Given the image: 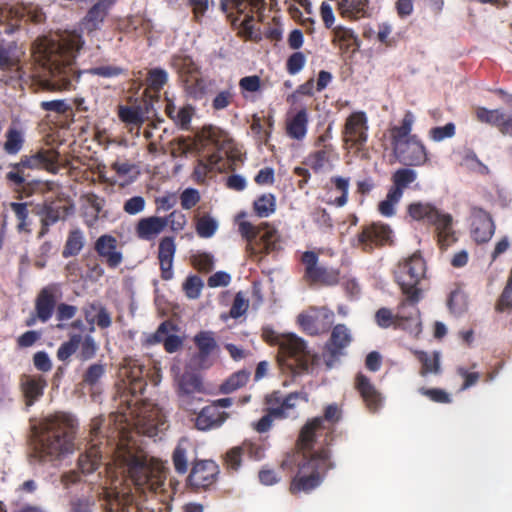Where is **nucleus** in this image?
<instances>
[{"mask_svg": "<svg viewBox=\"0 0 512 512\" xmlns=\"http://www.w3.org/2000/svg\"><path fill=\"white\" fill-rule=\"evenodd\" d=\"M405 307L406 303H403L397 314H393L392 311L388 308L379 309L375 314V320L377 325L384 329L389 328L391 326H402V323L400 321L404 318Z\"/></svg>", "mask_w": 512, "mask_h": 512, "instance_id": "nucleus-34", "label": "nucleus"}, {"mask_svg": "<svg viewBox=\"0 0 512 512\" xmlns=\"http://www.w3.org/2000/svg\"><path fill=\"white\" fill-rule=\"evenodd\" d=\"M55 306L53 294L48 289H43L36 300V312L42 322H46L52 315Z\"/></svg>", "mask_w": 512, "mask_h": 512, "instance_id": "nucleus-35", "label": "nucleus"}, {"mask_svg": "<svg viewBox=\"0 0 512 512\" xmlns=\"http://www.w3.org/2000/svg\"><path fill=\"white\" fill-rule=\"evenodd\" d=\"M46 382L41 379L26 377L22 383L23 392L27 399V405H32L43 394Z\"/></svg>", "mask_w": 512, "mask_h": 512, "instance_id": "nucleus-39", "label": "nucleus"}, {"mask_svg": "<svg viewBox=\"0 0 512 512\" xmlns=\"http://www.w3.org/2000/svg\"><path fill=\"white\" fill-rule=\"evenodd\" d=\"M448 307L454 314H461L467 309V296L465 293L456 289L450 293Z\"/></svg>", "mask_w": 512, "mask_h": 512, "instance_id": "nucleus-55", "label": "nucleus"}, {"mask_svg": "<svg viewBox=\"0 0 512 512\" xmlns=\"http://www.w3.org/2000/svg\"><path fill=\"white\" fill-rule=\"evenodd\" d=\"M23 135L16 127H10L6 132V141L4 143V150L8 154L18 153L23 145Z\"/></svg>", "mask_w": 512, "mask_h": 512, "instance_id": "nucleus-46", "label": "nucleus"}, {"mask_svg": "<svg viewBox=\"0 0 512 512\" xmlns=\"http://www.w3.org/2000/svg\"><path fill=\"white\" fill-rule=\"evenodd\" d=\"M84 45L82 36L75 32H63L36 41L33 57L42 72L36 84L43 90L61 91L70 88L75 78V59Z\"/></svg>", "mask_w": 512, "mask_h": 512, "instance_id": "nucleus-1", "label": "nucleus"}, {"mask_svg": "<svg viewBox=\"0 0 512 512\" xmlns=\"http://www.w3.org/2000/svg\"><path fill=\"white\" fill-rule=\"evenodd\" d=\"M139 431L149 437H155L166 429V417L162 409L154 404L145 405L138 419Z\"/></svg>", "mask_w": 512, "mask_h": 512, "instance_id": "nucleus-9", "label": "nucleus"}, {"mask_svg": "<svg viewBox=\"0 0 512 512\" xmlns=\"http://www.w3.org/2000/svg\"><path fill=\"white\" fill-rule=\"evenodd\" d=\"M117 461L124 467L135 486L147 487L151 491L162 490L166 479V471L162 462L149 457L142 450L132 447L119 448Z\"/></svg>", "mask_w": 512, "mask_h": 512, "instance_id": "nucleus-3", "label": "nucleus"}, {"mask_svg": "<svg viewBox=\"0 0 512 512\" xmlns=\"http://www.w3.org/2000/svg\"><path fill=\"white\" fill-rule=\"evenodd\" d=\"M302 262L305 266V277L308 281L323 285H334L338 282V270L320 264L316 253L312 251L305 252L302 256Z\"/></svg>", "mask_w": 512, "mask_h": 512, "instance_id": "nucleus-7", "label": "nucleus"}, {"mask_svg": "<svg viewBox=\"0 0 512 512\" xmlns=\"http://www.w3.org/2000/svg\"><path fill=\"white\" fill-rule=\"evenodd\" d=\"M119 118L128 125L136 127V136H139L140 127L146 120L139 107H119Z\"/></svg>", "mask_w": 512, "mask_h": 512, "instance_id": "nucleus-37", "label": "nucleus"}, {"mask_svg": "<svg viewBox=\"0 0 512 512\" xmlns=\"http://www.w3.org/2000/svg\"><path fill=\"white\" fill-rule=\"evenodd\" d=\"M69 213V209L67 207L62 206H49L45 209L43 218H42V225L44 226H50L60 219H63L66 217V215Z\"/></svg>", "mask_w": 512, "mask_h": 512, "instance_id": "nucleus-59", "label": "nucleus"}, {"mask_svg": "<svg viewBox=\"0 0 512 512\" xmlns=\"http://www.w3.org/2000/svg\"><path fill=\"white\" fill-rule=\"evenodd\" d=\"M81 342V335L74 334L70 337V339L58 348L57 357L60 361L67 360L71 355H73L77 349L79 348Z\"/></svg>", "mask_w": 512, "mask_h": 512, "instance_id": "nucleus-54", "label": "nucleus"}, {"mask_svg": "<svg viewBox=\"0 0 512 512\" xmlns=\"http://www.w3.org/2000/svg\"><path fill=\"white\" fill-rule=\"evenodd\" d=\"M330 466L329 456L323 452L312 455L309 459L304 454V459L299 464L298 474L293 478L290 486L291 493H309L320 485V471Z\"/></svg>", "mask_w": 512, "mask_h": 512, "instance_id": "nucleus-5", "label": "nucleus"}, {"mask_svg": "<svg viewBox=\"0 0 512 512\" xmlns=\"http://www.w3.org/2000/svg\"><path fill=\"white\" fill-rule=\"evenodd\" d=\"M176 253V244L173 237H163L158 246V260L164 280L173 277V260Z\"/></svg>", "mask_w": 512, "mask_h": 512, "instance_id": "nucleus-22", "label": "nucleus"}, {"mask_svg": "<svg viewBox=\"0 0 512 512\" xmlns=\"http://www.w3.org/2000/svg\"><path fill=\"white\" fill-rule=\"evenodd\" d=\"M413 123L414 115L412 114V112L408 111L404 115L401 125L394 126L393 128L390 129V137L393 151L399 149L408 141L409 137H412L410 133L412 131Z\"/></svg>", "mask_w": 512, "mask_h": 512, "instance_id": "nucleus-26", "label": "nucleus"}, {"mask_svg": "<svg viewBox=\"0 0 512 512\" xmlns=\"http://www.w3.org/2000/svg\"><path fill=\"white\" fill-rule=\"evenodd\" d=\"M99 459L96 444H91L86 453L79 458V468L82 473L88 474L95 471L99 465Z\"/></svg>", "mask_w": 512, "mask_h": 512, "instance_id": "nucleus-43", "label": "nucleus"}, {"mask_svg": "<svg viewBox=\"0 0 512 512\" xmlns=\"http://www.w3.org/2000/svg\"><path fill=\"white\" fill-rule=\"evenodd\" d=\"M221 161H223V155L221 153H214L206 160H199L193 173L195 180L197 182H203L210 171H221L223 168V165H220Z\"/></svg>", "mask_w": 512, "mask_h": 512, "instance_id": "nucleus-31", "label": "nucleus"}, {"mask_svg": "<svg viewBox=\"0 0 512 512\" xmlns=\"http://www.w3.org/2000/svg\"><path fill=\"white\" fill-rule=\"evenodd\" d=\"M200 199L199 191L194 188H187L180 195L181 206L185 210H190L196 206Z\"/></svg>", "mask_w": 512, "mask_h": 512, "instance_id": "nucleus-64", "label": "nucleus"}, {"mask_svg": "<svg viewBox=\"0 0 512 512\" xmlns=\"http://www.w3.org/2000/svg\"><path fill=\"white\" fill-rule=\"evenodd\" d=\"M57 159L58 154L54 151H40L33 156L23 158L18 166L30 169L45 167L50 170L54 167Z\"/></svg>", "mask_w": 512, "mask_h": 512, "instance_id": "nucleus-28", "label": "nucleus"}, {"mask_svg": "<svg viewBox=\"0 0 512 512\" xmlns=\"http://www.w3.org/2000/svg\"><path fill=\"white\" fill-rule=\"evenodd\" d=\"M393 152L398 160L405 165L419 166L427 161L426 149L416 136L409 137L403 146Z\"/></svg>", "mask_w": 512, "mask_h": 512, "instance_id": "nucleus-13", "label": "nucleus"}, {"mask_svg": "<svg viewBox=\"0 0 512 512\" xmlns=\"http://www.w3.org/2000/svg\"><path fill=\"white\" fill-rule=\"evenodd\" d=\"M338 10L344 17L358 19L365 15L368 0H336Z\"/></svg>", "mask_w": 512, "mask_h": 512, "instance_id": "nucleus-33", "label": "nucleus"}, {"mask_svg": "<svg viewBox=\"0 0 512 512\" xmlns=\"http://www.w3.org/2000/svg\"><path fill=\"white\" fill-rule=\"evenodd\" d=\"M38 436L39 456L43 459H58L74 451L73 435L77 422L68 414L47 417L41 424Z\"/></svg>", "mask_w": 512, "mask_h": 512, "instance_id": "nucleus-2", "label": "nucleus"}, {"mask_svg": "<svg viewBox=\"0 0 512 512\" xmlns=\"http://www.w3.org/2000/svg\"><path fill=\"white\" fill-rule=\"evenodd\" d=\"M218 466L214 461L204 460L195 463L189 475V483L194 487H208L214 483Z\"/></svg>", "mask_w": 512, "mask_h": 512, "instance_id": "nucleus-17", "label": "nucleus"}, {"mask_svg": "<svg viewBox=\"0 0 512 512\" xmlns=\"http://www.w3.org/2000/svg\"><path fill=\"white\" fill-rule=\"evenodd\" d=\"M430 225L435 228L437 242L442 250H446L456 242L457 238L453 229V217L451 214L439 210L437 217L432 220Z\"/></svg>", "mask_w": 512, "mask_h": 512, "instance_id": "nucleus-15", "label": "nucleus"}, {"mask_svg": "<svg viewBox=\"0 0 512 512\" xmlns=\"http://www.w3.org/2000/svg\"><path fill=\"white\" fill-rule=\"evenodd\" d=\"M79 347L78 357L83 361L93 358L98 350V344L91 335H86L84 338L81 337Z\"/></svg>", "mask_w": 512, "mask_h": 512, "instance_id": "nucleus-57", "label": "nucleus"}, {"mask_svg": "<svg viewBox=\"0 0 512 512\" xmlns=\"http://www.w3.org/2000/svg\"><path fill=\"white\" fill-rule=\"evenodd\" d=\"M471 235L478 243L491 239L495 227L490 215L480 208H473L471 212Z\"/></svg>", "mask_w": 512, "mask_h": 512, "instance_id": "nucleus-14", "label": "nucleus"}, {"mask_svg": "<svg viewBox=\"0 0 512 512\" xmlns=\"http://www.w3.org/2000/svg\"><path fill=\"white\" fill-rule=\"evenodd\" d=\"M168 81V73L160 68L151 69L148 72L147 83L149 88L160 91Z\"/></svg>", "mask_w": 512, "mask_h": 512, "instance_id": "nucleus-56", "label": "nucleus"}, {"mask_svg": "<svg viewBox=\"0 0 512 512\" xmlns=\"http://www.w3.org/2000/svg\"><path fill=\"white\" fill-rule=\"evenodd\" d=\"M307 402L308 395L304 392L290 393L284 399H281L279 393H273L267 397L269 411L276 418L289 417L301 403Z\"/></svg>", "mask_w": 512, "mask_h": 512, "instance_id": "nucleus-10", "label": "nucleus"}, {"mask_svg": "<svg viewBox=\"0 0 512 512\" xmlns=\"http://www.w3.org/2000/svg\"><path fill=\"white\" fill-rule=\"evenodd\" d=\"M167 227L165 217L149 216L141 218L135 226L136 236L144 241L155 240Z\"/></svg>", "mask_w": 512, "mask_h": 512, "instance_id": "nucleus-21", "label": "nucleus"}, {"mask_svg": "<svg viewBox=\"0 0 512 512\" xmlns=\"http://www.w3.org/2000/svg\"><path fill=\"white\" fill-rule=\"evenodd\" d=\"M147 374L146 369L138 361H129L122 369V375L127 377L131 383H140Z\"/></svg>", "mask_w": 512, "mask_h": 512, "instance_id": "nucleus-50", "label": "nucleus"}, {"mask_svg": "<svg viewBox=\"0 0 512 512\" xmlns=\"http://www.w3.org/2000/svg\"><path fill=\"white\" fill-rule=\"evenodd\" d=\"M189 443L187 440L182 439L179 441L177 447L175 448L172 456L173 465L176 472L180 474H185L188 470V451Z\"/></svg>", "mask_w": 512, "mask_h": 512, "instance_id": "nucleus-40", "label": "nucleus"}, {"mask_svg": "<svg viewBox=\"0 0 512 512\" xmlns=\"http://www.w3.org/2000/svg\"><path fill=\"white\" fill-rule=\"evenodd\" d=\"M415 356L418 361L422 364V368L420 374L422 376L427 375L428 373L437 374L440 371V353L433 352L429 354L424 351H414Z\"/></svg>", "mask_w": 512, "mask_h": 512, "instance_id": "nucleus-36", "label": "nucleus"}, {"mask_svg": "<svg viewBox=\"0 0 512 512\" xmlns=\"http://www.w3.org/2000/svg\"><path fill=\"white\" fill-rule=\"evenodd\" d=\"M218 229V222L210 216H202L197 220L196 231L202 238L212 237Z\"/></svg>", "mask_w": 512, "mask_h": 512, "instance_id": "nucleus-49", "label": "nucleus"}, {"mask_svg": "<svg viewBox=\"0 0 512 512\" xmlns=\"http://www.w3.org/2000/svg\"><path fill=\"white\" fill-rule=\"evenodd\" d=\"M323 419L320 417L313 418L309 420L301 429L299 438L297 441V448L302 453V458L304 459V454L309 459L312 455H318L320 453L325 452L328 456V452L326 450H321L318 452H310L314 442H315V433L322 427Z\"/></svg>", "mask_w": 512, "mask_h": 512, "instance_id": "nucleus-18", "label": "nucleus"}, {"mask_svg": "<svg viewBox=\"0 0 512 512\" xmlns=\"http://www.w3.org/2000/svg\"><path fill=\"white\" fill-rule=\"evenodd\" d=\"M308 125V114L306 109L299 110L295 115L287 120V134L296 140H301L306 136Z\"/></svg>", "mask_w": 512, "mask_h": 512, "instance_id": "nucleus-29", "label": "nucleus"}, {"mask_svg": "<svg viewBox=\"0 0 512 512\" xmlns=\"http://www.w3.org/2000/svg\"><path fill=\"white\" fill-rule=\"evenodd\" d=\"M181 402L190 409V396L203 391L202 383L197 375L186 373L178 379Z\"/></svg>", "mask_w": 512, "mask_h": 512, "instance_id": "nucleus-25", "label": "nucleus"}, {"mask_svg": "<svg viewBox=\"0 0 512 512\" xmlns=\"http://www.w3.org/2000/svg\"><path fill=\"white\" fill-rule=\"evenodd\" d=\"M249 376V372L244 370L234 373L221 385V391L223 393H231L243 387L248 382Z\"/></svg>", "mask_w": 512, "mask_h": 512, "instance_id": "nucleus-47", "label": "nucleus"}, {"mask_svg": "<svg viewBox=\"0 0 512 512\" xmlns=\"http://www.w3.org/2000/svg\"><path fill=\"white\" fill-rule=\"evenodd\" d=\"M414 302L415 301H411V303L406 304V306L411 308V312L409 315L404 313V318L400 321L402 326L398 327L409 331L411 334L418 335L421 332V322L418 309L414 305Z\"/></svg>", "mask_w": 512, "mask_h": 512, "instance_id": "nucleus-42", "label": "nucleus"}, {"mask_svg": "<svg viewBox=\"0 0 512 512\" xmlns=\"http://www.w3.org/2000/svg\"><path fill=\"white\" fill-rule=\"evenodd\" d=\"M203 286V281L198 276H190L183 283V290L188 298L197 299Z\"/></svg>", "mask_w": 512, "mask_h": 512, "instance_id": "nucleus-60", "label": "nucleus"}, {"mask_svg": "<svg viewBox=\"0 0 512 512\" xmlns=\"http://www.w3.org/2000/svg\"><path fill=\"white\" fill-rule=\"evenodd\" d=\"M438 211L439 209L428 202H413L407 207V212L413 220L425 221L428 224L437 217Z\"/></svg>", "mask_w": 512, "mask_h": 512, "instance_id": "nucleus-30", "label": "nucleus"}, {"mask_svg": "<svg viewBox=\"0 0 512 512\" xmlns=\"http://www.w3.org/2000/svg\"><path fill=\"white\" fill-rule=\"evenodd\" d=\"M402 196L399 190L390 189L386 199L380 202L379 211L383 216L391 217L395 214V205L399 203Z\"/></svg>", "mask_w": 512, "mask_h": 512, "instance_id": "nucleus-52", "label": "nucleus"}, {"mask_svg": "<svg viewBox=\"0 0 512 512\" xmlns=\"http://www.w3.org/2000/svg\"><path fill=\"white\" fill-rule=\"evenodd\" d=\"M259 243L263 246L265 252H269L275 248L278 239L277 231L270 227L267 223L260 226Z\"/></svg>", "mask_w": 512, "mask_h": 512, "instance_id": "nucleus-48", "label": "nucleus"}, {"mask_svg": "<svg viewBox=\"0 0 512 512\" xmlns=\"http://www.w3.org/2000/svg\"><path fill=\"white\" fill-rule=\"evenodd\" d=\"M334 321V313L325 308L311 307L298 316V323L306 333L317 335L326 331Z\"/></svg>", "mask_w": 512, "mask_h": 512, "instance_id": "nucleus-8", "label": "nucleus"}, {"mask_svg": "<svg viewBox=\"0 0 512 512\" xmlns=\"http://www.w3.org/2000/svg\"><path fill=\"white\" fill-rule=\"evenodd\" d=\"M426 263L419 252L413 253L399 263L396 279L404 294L410 301H417V285L425 277Z\"/></svg>", "mask_w": 512, "mask_h": 512, "instance_id": "nucleus-6", "label": "nucleus"}, {"mask_svg": "<svg viewBox=\"0 0 512 512\" xmlns=\"http://www.w3.org/2000/svg\"><path fill=\"white\" fill-rule=\"evenodd\" d=\"M94 249L112 268L118 267L123 261V254L118 250V241L110 234L101 235L96 240Z\"/></svg>", "mask_w": 512, "mask_h": 512, "instance_id": "nucleus-16", "label": "nucleus"}, {"mask_svg": "<svg viewBox=\"0 0 512 512\" xmlns=\"http://www.w3.org/2000/svg\"><path fill=\"white\" fill-rule=\"evenodd\" d=\"M270 341L279 347L278 363L283 372L287 371L293 375L309 373L310 368L318 360L317 354L295 334L274 335Z\"/></svg>", "mask_w": 512, "mask_h": 512, "instance_id": "nucleus-4", "label": "nucleus"}, {"mask_svg": "<svg viewBox=\"0 0 512 512\" xmlns=\"http://www.w3.org/2000/svg\"><path fill=\"white\" fill-rule=\"evenodd\" d=\"M356 388L370 410H377L383 401L381 393L363 374L356 377Z\"/></svg>", "mask_w": 512, "mask_h": 512, "instance_id": "nucleus-23", "label": "nucleus"}, {"mask_svg": "<svg viewBox=\"0 0 512 512\" xmlns=\"http://www.w3.org/2000/svg\"><path fill=\"white\" fill-rule=\"evenodd\" d=\"M87 204L94 210V215L91 219L86 220L88 227H93L98 220V216L104 207V199L100 198L96 194L89 193L85 196Z\"/></svg>", "mask_w": 512, "mask_h": 512, "instance_id": "nucleus-61", "label": "nucleus"}, {"mask_svg": "<svg viewBox=\"0 0 512 512\" xmlns=\"http://www.w3.org/2000/svg\"><path fill=\"white\" fill-rule=\"evenodd\" d=\"M115 0H101L96 3L87 13L83 20V25L89 32L100 28L108 10L114 5Z\"/></svg>", "mask_w": 512, "mask_h": 512, "instance_id": "nucleus-24", "label": "nucleus"}, {"mask_svg": "<svg viewBox=\"0 0 512 512\" xmlns=\"http://www.w3.org/2000/svg\"><path fill=\"white\" fill-rule=\"evenodd\" d=\"M462 165L467 169L479 174L485 175L489 173L488 167L483 164L473 153L466 154L462 161Z\"/></svg>", "mask_w": 512, "mask_h": 512, "instance_id": "nucleus-63", "label": "nucleus"}, {"mask_svg": "<svg viewBox=\"0 0 512 512\" xmlns=\"http://www.w3.org/2000/svg\"><path fill=\"white\" fill-rule=\"evenodd\" d=\"M477 119L481 122L496 125L502 132L503 123L506 122V115L499 109L488 110L486 108H478L476 111Z\"/></svg>", "mask_w": 512, "mask_h": 512, "instance_id": "nucleus-41", "label": "nucleus"}, {"mask_svg": "<svg viewBox=\"0 0 512 512\" xmlns=\"http://www.w3.org/2000/svg\"><path fill=\"white\" fill-rule=\"evenodd\" d=\"M106 373V366L102 363H94L90 365L83 375V383L91 387L99 384L100 380Z\"/></svg>", "mask_w": 512, "mask_h": 512, "instance_id": "nucleus-51", "label": "nucleus"}, {"mask_svg": "<svg viewBox=\"0 0 512 512\" xmlns=\"http://www.w3.org/2000/svg\"><path fill=\"white\" fill-rule=\"evenodd\" d=\"M377 40L387 47L396 45L397 40L393 35V25L389 22L379 23L377 26Z\"/></svg>", "mask_w": 512, "mask_h": 512, "instance_id": "nucleus-58", "label": "nucleus"}, {"mask_svg": "<svg viewBox=\"0 0 512 512\" xmlns=\"http://www.w3.org/2000/svg\"><path fill=\"white\" fill-rule=\"evenodd\" d=\"M367 117L364 112H354L346 120L343 141L346 145L362 146L367 141Z\"/></svg>", "mask_w": 512, "mask_h": 512, "instance_id": "nucleus-11", "label": "nucleus"}, {"mask_svg": "<svg viewBox=\"0 0 512 512\" xmlns=\"http://www.w3.org/2000/svg\"><path fill=\"white\" fill-rule=\"evenodd\" d=\"M194 341L202 357H207L217 347L211 331H202L194 337Z\"/></svg>", "mask_w": 512, "mask_h": 512, "instance_id": "nucleus-45", "label": "nucleus"}, {"mask_svg": "<svg viewBox=\"0 0 512 512\" xmlns=\"http://www.w3.org/2000/svg\"><path fill=\"white\" fill-rule=\"evenodd\" d=\"M225 421L223 413L218 409L217 405H209L200 411L196 417L195 425L199 430H209L220 426Z\"/></svg>", "mask_w": 512, "mask_h": 512, "instance_id": "nucleus-27", "label": "nucleus"}, {"mask_svg": "<svg viewBox=\"0 0 512 512\" xmlns=\"http://www.w3.org/2000/svg\"><path fill=\"white\" fill-rule=\"evenodd\" d=\"M391 230L384 224H372L363 229L358 235V245L363 250L368 251L373 245H379L387 242L390 238Z\"/></svg>", "mask_w": 512, "mask_h": 512, "instance_id": "nucleus-20", "label": "nucleus"}, {"mask_svg": "<svg viewBox=\"0 0 512 512\" xmlns=\"http://www.w3.org/2000/svg\"><path fill=\"white\" fill-rule=\"evenodd\" d=\"M105 499L109 512H143L133 496L125 490L106 492Z\"/></svg>", "mask_w": 512, "mask_h": 512, "instance_id": "nucleus-19", "label": "nucleus"}, {"mask_svg": "<svg viewBox=\"0 0 512 512\" xmlns=\"http://www.w3.org/2000/svg\"><path fill=\"white\" fill-rule=\"evenodd\" d=\"M254 208L258 216L268 217L275 211V197L272 194L262 195L255 201Z\"/></svg>", "mask_w": 512, "mask_h": 512, "instance_id": "nucleus-53", "label": "nucleus"}, {"mask_svg": "<svg viewBox=\"0 0 512 512\" xmlns=\"http://www.w3.org/2000/svg\"><path fill=\"white\" fill-rule=\"evenodd\" d=\"M239 87L244 97H247L246 93H255L261 89V79L257 75L243 77L239 81Z\"/></svg>", "mask_w": 512, "mask_h": 512, "instance_id": "nucleus-62", "label": "nucleus"}, {"mask_svg": "<svg viewBox=\"0 0 512 512\" xmlns=\"http://www.w3.org/2000/svg\"><path fill=\"white\" fill-rule=\"evenodd\" d=\"M417 178L416 171L412 169H399L393 174V187L392 190H399L401 196H403V189L408 187L409 184L414 182Z\"/></svg>", "mask_w": 512, "mask_h": 512, "instance_id": "nucleus-44", "label": "nucleus"}, {"mask_svg": "<svg viewBox=\"0 0 512 512\" xmlns=\"http://www.w3.org/2000/svg\"><path fill=\"white\" fill-rule=\"evenodd\" d=\"M352 341L350 330L343 324L333 328L330 339V351L333 355L339 354L342 349L348 347Z\"/></svg>", "mask_w": 512, "mask_h": 512, "instance_id": "nucleus-32", "label": "nucleus"}, {"mask_svg": "<svg viewBox=\"0 0 512 512\" xmlns=\"http://www.w3.org/2000/svg\"><path fill=\"white\" fill-rule=\"evenodd\" d=\"M173 65L184 77L187 91L194 97L201 96L205 89V84L199 77L197 67L193 61L188 57L176 58Z\"/></svg>", "mask_w": 512, "mask_h": 512, "instance_id": "nucleus-12", "label": "nucleus"}, {"mask_svg": "<svg viewBox=\"0 0 512 512\" xmlns=\"http://www.w3.org/2000/svg\"><path fill=\"white\" fill-rule=\"evenodd\" d=\"M85 244V237L83 232L80 229H73L70 231L68 238L66 240L64 249H63V257L68 258L70 256H75L80 253Z\"/></svg>", "mask_w": 512, "mask_h": 512, "instance_id": "nucleus-38", "label": "nucleus"}]
</instances>
